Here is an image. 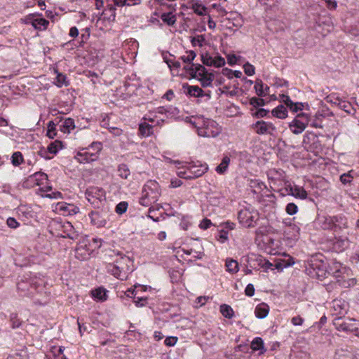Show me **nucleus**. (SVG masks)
I'll list each match as a JSON object with an SVG mask.
<instances>
[{
    "instance_id": "1",
    "label": "nucleus",
    "mask_w": 359,
    "mask_h": 359,
    "mask_svg": "<svg viewBox=\"0 0 359 359\" xmlns=\"http://www.w3.org/2000/svg\"><path fill=\"white\" fill-rule=\"evenodd\" d=\"M133 270V260L121 252L116 254L113 262L107 265L108 273L121 280H127Z\"/></svg>"
},
{
    "instance_id": "46",
    "label": "nucleus",
    "mask_w": 359,
    "mask_h": 359,
    "mask_svg": "<svg viewBox=\"0 0 359 359\" xmlns=\"http://www.w3.org/2000/svg\"><path fill=\"white\" fill-rule=\"evenodd\" d=\"M196 57V53L193 50H190L189 52L187 53V55L182 56L181 60L184 63L190 64L192 62V61L195 59Z\"/></svg>"
},
{
    "instance_id": "27",
    "label": "nucleus",
    "mask_w": 359,
    "mask_h": 359,
    "mask_svg": "<svg viewBox=\"0 0 359 359\" xmlns=\"http://www.w3.org/2000/svg\"><path fill=\"white\" fill-rule=\"evenodd\" d=\"M140 133L144 137H149L153 134V126L144 122L139 125Z\"/></svg>"
},
{
    "instance_id": "7",
    "label": "nucleus",
    "mask_w": 359,
    "mask_h": 359,
    "mask_svg": "<svg viewBox=\"0 0 359 359\" xmlns=\"http://www.w3.org/2000/svg\"><path fill=\"white\" fill-rule=\"evenodd\" d=\"M309 122V115L306 113L298 114L296 117L289 123L288 127L293 134H301L306 128Z\"/></svg>"
},
{
    "instance_id": "40",
    "label": "nucleus",
    "mask_w": 359,
    "mask_h": 359,
    "mask_svg": "<svg viewBox=\"0 0 359 359\" xmlns=\"http://www.w3.org/2000/svg\"><path fill=\"white\" fill-rule=\"evenodd\" d=\"M76 257L80 259H86L89 256L88 250L83 246H79L75 250Z\"/></svg>"
},
{
    "instance_id": "37",
    "label": "nucleus",
    "mask_w": 359,
    "mask_h": 359,
    "mask_svg": "<svg viewBox=\"0 0 359 359\" xmlns=\"http://www.w3.org/2000/svg\"><path fill=\"white\" fill-rule=\"evenodd\" d=\"M225 265L226 270L231 273H235L238 271V264L234 259H226Z\"/></svg>"
},
{
    "instance_id": "18",
    "label": "nucleus",
    "mask_w": 359,
    "mask_h": 359,
    "mask_svg": "<svg viewBox=\"0 0 359 359\" xmlns=\"http://www.w3.org/2000/svg\"><path fill=\"white\" fill-rule=\"evenodd\" d=\"M333 217V230L337 231V229L343 230L348 228L347 219L341 215L332 216Z\"/></svg>"
},
{
    "instance_id": "42",
    "label": "nucleus",
    "mask_w": 359,
    "mask_h": 359,
    "mask_svg": "<svg viewBox=\"0 0 359 359\" xmlns=\"http://www.w3.org/2000/svg\"><path fill=\"white\" fill-rule=\"evenodd\" d=\"M254 88H255V92L258 96L263 97L266 95L264 91V83L262 80L257 79L255 81V84Z\"/></svg>"
},
{
    "instance_id": "60",
    "label": "nucleus",
    "mask_w": 359,
    "mask_h": 359,
    "mask_svg": "<svg viewBox=\"0 0 359 359\" xmlns=\"http://www.w3.org/2000/svg\"><path fill=\"white\" fill-rule=\"evenodd\" d=\"M65 348L63 346H60L58 348L55 346L52 347L51 351L53 353L55 357H60V355H63Z\"/></svg>"
},
{
    "instance_id": "16",
    "label": "nucleus",
    "mask_w": 359,
    "mask_h": 359,
    "mask_svg": "<svg viewBox=\"0 0 359 359\" xmlns=\"http://www.w3.org/2000/svg\"><path fill=\"white\" fill-rule=\"evenodd\" d=\"M332 304V315L337 318H341L347 313L348 304L344 299H334Z\"/></svg>"
},
{
    "instance_id": "59",
    "label": "nucleus",
    "mask_w": 359,
    "mask_h": 359,
    "mask_svg": "<svg viewBox=\"0 0 359 359\" xmlns=\"http://www.w3.org/2000/svg\"><path fill=\"white\" fill-rule=\"evenodd\" d=\"M353 177L350 175L349 172L348 173H344L340 176V181L346 184L347 183H350L351 182V179Z\"/></svg>"
},
{
    "instance_id": "63",
    "label": "nucleus",
    "mask_w": 359,
    "mask_h": 359,
    "mask_svg": "<svg viewBox=\"0 0 359 359\" xmlns=\"http://www.w3.org/2000/svg\"><path fill=\"white\" fill-rule=\"evenodd\" d=\"M156 118V115L154 111H149L147 114H146L144 117L145 121H147L151 123L155 122V118Z\"/></svg>"
},
{
    "instance_id": "25",
    "label": "nucleus",
    "mask_w": 359,
    "mask_h": 359,
    "mask_svg": "<svg viewBox=\"0 0 359 359\" xmlns=\"http://www.w3.org/2000/svg\"><path fill=\"white\" fill-rule=\"evenodd\" d=\"M147 290V286L141 285H135L134 288H129L126 292V294L129 297H133L135 299L137 294L139 292Z\"/></svg>"
},
{
    "instance_id": "28",
    "label": "nucleus",
    "mask_w": 359,
    "mask_h": 359,
    "mask_svg": "<svg viewBox=\"0 0 359 359\" xmlns=\"http://www.w3.org/2000/svg\"><path fill=\"white\" fill-rule=\"evenodd\" d=\"M142 0H113L116 6H131L138 5L141 3Z\"/></svg>"
},
{
    "instance_id": "57",
    "label": "nucleus",
    "mask_w": 359,
    "mask_h": 359,
    "mask_svg": "<svg viewBox=\"0 0 359 359\" xmlns=\"http://www.w3.org/2000/svg\"><path fill=\"white\" fill-rule=\"evenodd\" d=\"M6 223L7 225L12 229H16L20 224L14 217H8Z\"/></svg>"
},
{
    "instance_id": "58",
    "label": "nucleus",
    "mask_w": 359,
    "mask_h": 359,
    "mask_svg": "<svg viewBox=\"0 0 359 359\" xmlns=\"http://www.w3.org/2000/svg\"><path fill=\"white\" fill-rule=\"evenodd\" d=\"M268 113H269L268 110L263 109V108H260L254 114V116L257 118H263V117L266 116Z\"/></svg>"
},
{
    "instance_id": "64",
    "label": "nucleus",
    "mask_w": 359,
    "mask_h": 359,
    "mask_svg": "<svg viewBox=\"0 0 359 359\" xmlns=\"http://www.w3.org/2000/svg\"><path fill=\"white\" fill-rule=\"evenodd\" d=\"M211 225H212L211 221L210 219L205 218V219H203L201 222L199 226L202 229H207L210 228Z\"/></svg>"
},
{
    "instance_id": "43",
    "label": "nucleus",
    "mask_w": 359,
    "mask_h": 359,
    "mask_svg": "<svg viewBox=\"0 0 359 359\" xmlns=\"http://www.w3.org/2000/svg\"><path fill=\"white\" fill-rule=\"evenodd\" d=\"M321 227L323 229L333 230V217H332V216H327V217H323Z\"/></svg>"
},
{
    "instance_id": "13",
    "label": "nucleus",
    "mask_w": 359,
    "mask_h": 359,
    "mask_svg": "<svg viewBox=\"0 0 359 359\" xmlns=\"http://www.w3.org/2000/svg\"><path fill=\"white\" fill-rule=\"evenodd\" d=\"M201 61L205 65L209 67H221L225 65V60L221 55L212 56L208 53L201 55Z\"/></svg>"
},
{
    "instance_id": "61",
    "label": "nucleus",
    "mask_w": 359,
    "mask_h": 359,
    "mask_svg": "<svg viewBox=\"0 0 359 359\" xmlns=\"http://www.w3.org/2000/svg\"><path fill=\"white\" fill-rule=\"evenodd\" d=\"M303 104L302 102H293L292 105L289 108L292 112H297L303 109Z\"/></svg>"
},
{
    "instance_id": "8",
    "label": "nucleus",
    "mask_w": 359,
    "mask_h": 359,
    "mask_svg": "<svg viewBox=\"0 0 359 359\" xmlns=\"http://www.w3.org/2000/svg\"><path fill=\"white\" fill-rule=\"evenodd\" d=\"M250 128L259 135L273 136L276 132V128L271 122L262 120L252 123Z\"/></svg>"
},
{
    "instance_id": "35",
    "label": "nucleus",
    "mask_w": 359,
    "mask_h": 359,
    "mask_svg": "<svg viewBox=\"0 0 359 359\" xmlns=\"http://www.w3.org/2000/svg\"><path fill=\"white\" fill-rule=\"evenodd\" d=\"M91 293L93 297L99 301L106 300V292L103 288L99 287L97 289L93 290H92Z\"/></svg>"
},
{
    "instance_id": "21",
    "label": "nucleus",
    "mask_w": 359,
    "mask_h": 359,
    "mask_svg": "<svg viewBox=\"0 0 359 359\" xmlns=\"http://www.w3.org/2000/svg\"><path fill=\"white\" fill-rule=\"evenodd\" d=\"M269 312V306L265 303L259 304L255 309V314L257 318L263 319L265 318Z\"/></svg>"
},
{
    "instance_id": "23",
    "label": "nucleus",
    "mask_w": 359,
    "mask_h": 359,
    "mask_svg": "<svg viewBox=\"0 0 359 359\" xmlns=\"http://www.w3.org/2000/svg\"><path fill=\"white\" fill-rule=\"evenodd\" d=\"M336 328L339 331L352 332L353 331V325L346 321L341 320V318H335L334 323Z\"/></svg>"
},
{
    "instance_id": "41",
    "label": "nucleus",
    "mask_w": 359,
    "mask_h": 359,
    "mask_svg": "<svg viewBox=\"0 0 359 359\" xmlns=\"http://www.w3.org/2000/svg\"><path fill=\"white\" fill-rule=\"evenodd\" d=\"M251 348L253 351L262 350L264 348V341L260 337H255L251 343Z\"/></svg>"
},
{
    "instance_id": "9",
    "label": "nucleus",
    "mask_w": 359,
    "mask_h": 359,
    "mask_svg": "<svg viewBox=\"0 0 359 359\" xmlns=\"http://www.w3.org/2000/svg\"><path fill=\"white\" fill-rule=\"evenodd\" d=\"M86 198L94 207L99 208L102 201L105 199V191L103 189L92 187L85 193Z\"/></svg>"
},
{
    "instance_id": "19",
    "label": "nucleus",
    "mask_w": 359,
    "mask_h": 359,
    "mask_svg": "<svg viewBox=\"0 0 359 359\" xmlns=\"http://www.w3.org/2000/svg\"><path fill=\"white\" fill-rule=\"evenodd\" d=\"M57 208L64 212V214L67 215H75L79 212V208L77 206L74 205L73 204L66 203H59L57 204Z\"/></svg>"
},
{
    "instance_id": "29",
    "label": "nucleus",
    "mask_w": 359,
    "mask_h": 359,
    "mask_svg": "<svg viewBox=\"0 0 359 359\" xmlns=\"http://www.w3.org/2000/svg\"><path fill=\"white\" fill-rule=\"evenodd\" d=\"M219 310L222 316L226 318L231 319L234 316L233 309L227 304L221 305Z\"/></svg>"
},
{
    "instance_id": "39",
    "label": "nucleus",
    "mask_w": 359,
    "mask_h": 359,
    "mask_svg": "<svg viewBox=\"0 0 359 359\" xmlns=\"http://www.w3.org/2000/svg\"><path fill=\"white\" fill-rule=\"evenodd\" d=\"M191 8L193 9L194 12L198 15H204L206 11V7L200 4L198 1L193 3Z\"/></svg>"
},
{
    "instance_id": "34",
    "label": "nucleus",
    "mask_w": 359,
    "mask_h": 359,
    "mask_svg": "<svg viewBox=\"0 0 359 359\" xmlns=\"http://www.w3.org/2000/svg\"><path fill=\"white\" fill-rule=\"evenodd\" d=\"M118 176L123 179H128L130 175V170L126 164H120L118 167Z\"/></svg>"
},
{
    "instance_id": "55",
    "label": "nucleus",
    "mask_w": 359,
    "mask_h": 359,
    "mask_svg": "<svg viewBox=\"0 0 359 359\" xmlns=\"http://www.w3.org/2000/svg\"><path fill=\"white\" fill-rule=\"evenodd\" d=\"M38 154L41 157H42L45 159H51L53 158V156H50V153L49 152L48 148L47 149L41 148L39 151Z\"/></svg>"
},
{
    "instance_id": "17",
    "label": "nucleus",
    "mask_w": 359,
    "mask_h": 359,
    "mask_svg": "<svg viewBox=\"0 0 359 359\" xmlns=\"http://www.w3.org/2000/svg\"><path fill=\"white\" fill-rule=\"evenodd\" d=\"M333 243V249L337 252H341L347 249L350 245V241L346 236L335 237Z\"/></svg>"
},
{
    "instance_id": "50",
    "label": "nucleus",
    "mask_w": 359,
    "mask_h": 359,
    "mask_svg": "<svg viewBox=\"0 0 359 359\" xmlns=\"http://www.w3.org/2000/svg\"><path fill=\"white\" fill-rule=\"evenodd\" d=\"M243 69L245 74H247L248 76H252L255 73V67L249 62H246L243 65Z\"/></svg>"
},
{
    "instance_id": "44",
    "label": "nucleus",
    "mask_w": 359,
    "mask_h": 359,
    "mask_svg": "<svg viewBox=\"0 0 359 359\" xmlns=\"http://www.w3.org/2000/svg\"><path fill=\"white\" fill-rule=\"evenodd\" d=\"M55 127H56V125L53 121L48 122L47 136L50 139H53L57 135Z\"/></svg>"
},
{
    "instance_id": "56",
    "label": "nucleus",
    "mask_w": 359,
    "mask_h": 359,
    "mask_svg": "<svg viewBox=\"0 0 359 359\" xmlns=\"http://www.w3.org/2000/svg\"><path fill=\"white\" fill-rule=\"evenodd\" d=\"M304 320L300 316H294L292 318L291 323L294 326H300L302 325Z\"/></svg>"
},
{
    "instance_id": "15",
    "label": "nucleus",
    "mask_w": 359,
    "mask_h": 359,
    "mask_svg": "<svg viewBox=\"0 0 359 359\" xmlns=\"http://www.w3.org/2000/svg\"><path fill=\"white\" fill-rule=\"evenodd\" d=\"M57 225L61 228L62 233H58V236L62 238H68L72 240L78 239L79 234L76 231L72 224L69 222H65L62 224H57Z\"/></svg>"
},
{
    "instance_id": "6",
    "label": "nucleus",
    "mask_w": 359,
    "mask_h": 359,
    "mask_svg": "<svg viewBox=\"0 0 359 359\" xmlns=\"http://www.w3.org/2000/svg\"><path fill=\"white\" fill-rule=\"evenodd\" d=\"M102 149L100 142H93L88 149H83L78 152L76 158L81 163L95 161L98 158L97 152Z\"/></svg>"
},
{
    "instance_id": "52",
    "label": "nucleus",
    "mask_w": 359,
    "mask_h": 359,
    "mask_svg": "<svg viewBox=\"0 0 359 359\" xmlns=\"http://www.w3.org/2000/svg\"><path fill=\"white\" fill-rule=\"evenodd\" d=\"M204 41H205V38L203 35H198L196 37H193L192 39L191 40V42L192 46H196L197 45L198 46H202Z\"/></svg>"
},
{
    "instance_id": "5",
    "label": "nucleus",
    "mask_w": 359,
    "mask_h": 359,
    "mask_svg": "<svg viewBox=\"0 0 359 359\" xmlns=\"http://www.w3.org/2000/svg\"><path fill=\"white\" fill-rule=\"evenodd\" d=\"M208 169L205 164L189 163L184 170L178 172V176L184 179H194L202 176Z\"/></svg>"
},
{
    "instance_id": "24",
    "label": "nucleus",
    "mask_w": 359,
    "mask_h": 359,
    "mask_svg": "<svg viewBox=\"0 0 359 359\" xmlns=\"http://www.w3.org/2000/svg\"><path fill=\"white\" fill-rule=\"evenodd\" d=\"M59 127L64 133H69L75 128L74 121L71 118H67L61 121Z\"/></svg>"
},
{
    "instance_id": "33",
    "label": "nucleus",
    "mask_w": 359,
    "mask_h": 359,
    "mask_svg": "<svg viewBox=\"0 0 359 359\" xmlns=\"http://www.w3.org/2000/svg\"><path fill=\"white\" fill-rule=\"evenodd\" d=\"M176 111H177L176 108H171V107L165 108L164 107H159L156 108V110L154 111L155 112L156 114H165L166 116L168 118L171 115H174L175 112Z\"/></svg>"
},
{
    "instance_id": "12",
    "label": "nucleus",
    "mask_w": 359,
    "mask_h": 359,
    "mask_svg": "<svg viewBox=\"0 0 359 359\" xmlns=\"http://www.w3.org/2000/svg\"><path fill=\"white\" fill-rule=\"evenodd\" d=\"M25 22L32 25L35 29L39 31L46 30L49 25L48 20L34 14L27 15L25 18Z\"/></svg>"
},
{
    "instance_id": "53",
    "label": "nucleus",
    "mask_w": 359,
    "mask_h": 359,
    "mask_svg": "<svg viewBox=\"0 0 359 359\" xmlns=\"http://www.w3.org/2000/svg\"><path fill=\"white\" fill-rule=\"evenodd\" d=\"M198 79L199 80V81L201 82V86L203 87V88H206V87H210L212 86V82H211V80L209 79L206 75H204L203 76H201L199 78H198Z\"/></svg>"
},
{
    "instance_id": "11",
    "label": "nucleus",
    "mask_w": 359,
    "mask_h": 359,
    "mask_svg": "<svg viewBox=\"0 0 359 359\" xmlns=\"http://www.w3.org/2000/svg\"><path fill=\"white\" fill-rule=\"evenodd\" d=\"M285 193L283 192L282 189L279 191L283 196L290 195L302 200L306 199L308 196L307 192L302 187L298 185L292 186L288 182H285Z\"/></svg>"
},
{
    "instance_id": "3",
    "label": "nucleus",
    "mask_w": 359,
    "mask_h": 359,
    "mask_svg": "<svg viewBox=\"0 0 359 359\" xmlns=\"http://www.w3.org/2000/svg\"><path fill=\"white\" fill-rule=\"evenodd\" d=\"M17 289L20 296L34 297L36 293L43 291L44 286L42 280H21L18 283Z\"/></svg>"
},
{
    "instance_id": "32",
    "label": "nucleus",
    "mask_w": 359,
    "mask_h": 359,
    "mask_svg": "<svg viewBox=\"0 0 359 359\" xmlns=\"http://www.w3.org/2000/svg\"><path fill=\"white\" fill-rule=\"evenodd\" d=\"M207 70L204 66L200 64H195L194 69H191V73L194 74V78H199L206 74Z\"/></svg>"
},
{
    "instance_id": "26",
    "label": "nucleus",
    "mask_w": 359,
    "mask_h": 359,
    "mask_svg": "<svg viewBox=\"0 0 359 359\" xmlns=\"http://www.w3.org/2000/svg\"><path fill=\"white\" fill-rule=\"evenodd\" d=\"M271 114L273 116L283 119L287 116V110L285 107L280 104L273 109L271 111Z\"/></svg>"
},
{
    "instance_id": "45",
    "label": "nucleus",
    "mask_w": 359,
    "mask_h": 359,
    "mask_svg": "<svg viewBox=\"0 0 359 359\" xmlns=\"http://www.w3.org/2000/svg\"><path fill=\"white\" fill-rule=\"evenodd\" d=\"M22 161L23 158L20 152L17 151L12 155V163L13 165H19L22 163Z\"/></svg>"
},
{
    "instance_id": "62",
    "label": "nucleus",
    "mask_w": 359,
    "mask_h": 359,
    "mask_svg": "<svg viewBox=\"0 0 359 359\" xmlns=\"http://www.w3.org/2000/svg\"><path fill=\"white\" fill-rule=\"evenodd\" d=\"M245 293L248 297H252L255 294L254 285L251 283H249L245 287Z\"/></svg>"
},
{
    "instance_id": "2",
    "label": "nucleus",
    "mask_w": 359,
    "mask_h": 359,
    "mask_svg": "<svg viewBox=\"0 0 359 359\" xmlns=\"http://www.w3.org/2000/svg\"><path fill=\"white\" fill-rule=\"evenodd\" d=\"M160 196L159 184L156 181H149L142 189L140 203L143 206L148 207L156 203Z\"/></svg>"
},
{
    "instance_id": "4",
    "label": "nucleus",
    "mask_w": 359,
    "mask_h": 359,
    "mask_svg": "<svg viewBox=\"0 0 359 359\" xmlns=\"http://www.w3.org/2000/svg\"><path fill=\"white\" fill-rule=\"evenodd\" d=\"M259 217V212L251 207L243 208L238 213L239 222L245 228L254 227Z\"/></svg>"
},
{
    "instance_id": "38",
    "label": "nucleus",
    "mask_w": 359,
    "mask_h": 359,
    "mask_svg": "<svg viewBox=\"0 0 359 359\" xmlns=\"http://www.w3.org/2000/svg\"><path fill=\"white\" fill-rule=\"evenodd\" d=\"M334 104H337L340 109H343L348 114H351V103L336 98Z\"/></svg>"
},
{
    "instance_id": "48",
    "label": "nucleus",
    "mask_w": 359,
    "mask_h": 359,
    "mask_svg": "<svg viewBox=\"0 0 359 359\" xmlns=\"http://www.w3.org/2000/svg\"><path fill=\"white\" fill-rule=\"evenodd\" d=\"M298 211L297 205L294 203H289L285 207V212L289 215H293Z\"/></svg>"
},
{
    "instance_id": "31",
    "label": "nucleus",
    "mask_w": 359,
    "mask_h": 359,
    "mask_svg": "<svg viewBox=\"0 0 359 359\" xmlns=\"http://www.w3.org/2000/svg\"><path fill=\"white\" fill-rule=\"evenodd\" d=\"M161 19L168 25L172 26L176 22L175 15H172V13H163L161 15Z\"/></svg>"
},
{
    "instance_id": "22",
    "label": "nucleus",
    "mask_w": 359,
    "mask_h": 359,
    "mask_svg": "<svg viewBox=\"0 0 359 359\" xmlns=\"http://www.w3.org/2000/svg\"><path fill=\"white\" fill-rule=\"evenodd\" d=\"M183 88L187 89V94L194 97H202L204 96L203 90L198 86H189L187 83L183 86Z\"/></svg>"
},
{
    "instance_id": "20",
    "label": "nucleus",
    "mask_w": 359,
    "mask_h": 359,
    "mask_svg": "<svg viewBox=\"0 0 359 359\" xmlns=\"http://www.w3.org/2000/svg\"><path fill=\"white\" fill-rule=\"evenodd\" d=\"M29 180L40 186L48 181V175L42 172H36L29 177Z\"/></svg>"
},
{
    "instance_id": "47",
    "label": "nucleus",
    "mask_w": 359,
    "mask_h": 359,
    "mask_svg": "<svg viewBox=\"0 0 359 359\" xmlns=\"http://www.w3.org/2000/svg\"><path fill=\"white\" fill-rule=\"evenodd\" d=\"M66 79L67 77L65 75L58 73L56 77V85L58 87H62V86H67L68 85V82Z\"/></svg>"
},
{
    "instance_id": "54",
    "label": "nucleus",
    "mask_w": 359,
    "mask_h": 359,
    "mask_svg": "<svg viewBox=\"0 0 359 359\" xmlns=\"http://www.w3.org/2000/svg\"><path fill=\"white\" fill-rule=\"evenodd\" d=\"M178 341V338L177 337H168L165 338V341H164V344L167 346H175L177 342Z\"/></svg>"
},
{
    "instance_id": "10",
    "label": "nucleus",
    "mask_w": 359,
    "mask_h": 359,
    "mask_svg": "<svg viewBox=\"0 0 359 359\" xmlns=\"http://www.w3.org/2000/svg\"><path fill=\"white\" fill-rule=\"evenodd\" d=\"M198 135L204 137H215L221 133V128L213 120H208L203 127L197 129Z\"/></svg>"
},
{
    "instance_id": "36",
    "label": "nucleus",
    "mask_w": 359,
    "mask_h": 359,
    "mask_svg": "<svg viewBox=\"0 0 359 359\" xmlns=\"http://www.w3.org/2000/svg\"><path fill=\"white\" fill-rule=\"evenodd\" d=\"M62 142L59 141V140H55L53 142H51L48 146V149L49 151V152L50 153V154H56L57 153V151L61 149L62 148Z\"/></svg>"
},
{
    "instance_id": "49",
    "label": "nucleus",
    "mask_w": 359,
    "mask_h": 359,
    "mask_svg": "<svg viewBox=\"0 0 359 359\" xmlns=\"http://www.w3.org/2000/svg\"><path fill=\"white\" fill-rule=\"evenodd\" d=\"M250 104L255 107H262L265 104V102L262 98H257L256 97H251L250 99Z\"/></svg>"
},
{
    "instance_id": "51",
    "label": "nucleus",
    "mask_w": 359,
    "mask_h": 359,
    "mask_svg": "<svg viewBox=\"0 0 359 359\" xmlns=\"http://www.w3.org/2000/svg\"><path fill=\"white\" fill-rule=\"evenodd\" d=\"M127 208H128V203L123 201V202L119 203L116 206V213L121 215L126 212Z\"/></svg>"
},
{
    "instance_id": "14",
    "label": "nucleus",
    "mask_w": 359,
    "mask_h": 359,
    "mask_svg": "<svg viewBox=\"0 0 359 359\" xmlns=\"http://www.w3.org/2000/svg\"><path fill=\"white\" fill-rule=\"evenodd\" d=\"M91 224L97 227H103L107 224L109 217L107 212L105 211H91L89 213Z\"/></svg>"
},
{
    "instance_id": "30",
    "label": "nucleus",
    "mask_w": 359,
    "mask_h": 359,
    "mask_svg": "<svg viewBox=\"0 0 359 359\" xmlns=\"http://www.w3.org/2000/svg\"><path fill=\"white\" fill-rule=\"evenodd\" d=\"M230 163V158L227 156L223 157L221 163L217 166L216 171L219 174H223L226 172Z\"/></svg>"
}]
</instances>
